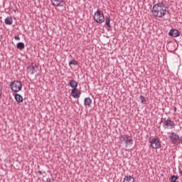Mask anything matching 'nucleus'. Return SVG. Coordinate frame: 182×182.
Returning <instances> with one entry per match:
<instances>
[{"instance_id": "obj_3", "label": "nucleus", "mask_w": 182, "mask_h": 182, "mask_svg": "<svg viewBox=\"0 0 182 182\" xmlns=\"http://www.w3.org/2000/svg\"><path fill=\"white\" fill-rule=\"evenodd\" d=\"M93 19L97 23H103L105 22V14L100 9H97L93 16Z\"/></svg>"}, {"instance_id": "obj_13", "label": "nucleus", "mask_w": 182, "mask_h": 182, "mask_svg": "<svg viewBox=\"0 0 182 182\" xmlns=\"http://www.w3.org/2000/svg\"><path fill=\"white\" fill-rule=\"evenodd\" d=\"M14 99L17 103H22V102H23V97L20 94H16L14 95Z\"/></svg>"}, {"instance_id": "obj_9", "label": "nucleus", "mask_w": 182, "mask_h": 182, "mask_svg": "<svg viewBox=\"0 0 182 182\" xmlns=\"http://www.w3.org/2000/svg\"><path fill=\"white\" fill-rule=\"evenodd\" d=\"M80 95H82V92L77 88H75L71 90V96H73L74 99H79V97H80Z\"/></svg>"}, {"instance_id": "obj_6", "label": "nucleus", "mask_w": 182, "mask_h": 182, "mask_svg": "<svg viewBox=\"0 0 182 182\" xmlns=\"http://www.w3.org/2000/svg\"><path fill=\"white\" fill-rule=\"evenodd\" d=\"M28 73L30 75H35L38 72L39 67L35 63H31V64L26 68Z\"/></svg>"}, {"instance_id": "obj_4", "label": "nucleus", "mask_w": 182, "mask_h": 182, "mask_svg": "<svg viewBox=\"0 0 182 182\" xmlns=\"http://www.w3.org/2000/svg\"><path fill=\"white\" fill-rule=\"evenodd\" d=\"M10 88L12 92L18 93V92H21L22 90V82L18 80H14L11 82Z\"/></svg>"}, {"instance_id": "obj_18", "label": "nucleus", "mask_w": 182, "mask_h": 182, "mask_svg": "<svg viewBox=\"0 0 182 182\" xmlns=\"http://www.w3.org/2000/svg\"><path fill=\"white\" fill-rule=\"evenodd\" d=\"M130 137V136L127 135V134H124L120 136V141H124V143L126 142V140H127V139H129Z\"/></svg>"}, {"instance_id": "obj_23", "label": "nucleus", "mask_w": 182, "mask_h": 182, "mask_svg": "<svg viewBox=\"0 0 182 182\" xmlns=\"http://www.w3.org/2000/svg\"><path fill=\"white\" fill-rule=\"evenodd\" d=\"M2 97V88H0V99Z\"/></svg>"}, {"instance_id": "obj_1", "label": "nucleus", "mask_w": 182, "mask_h": 182, "mask_svg": "<svg viewBox=\"0 0 182 182\" xmlns=\"http://www.w3.org/2000/svg\"><path fill=\"white\" fill-rule=\"evenodd\" d=\"M152 14L156 18H163V16H166V14H167V7L164 2L161 1V3L156 4L154 5L152 8Z\"/></svg>"}, {"instance_id": "obj_28", "label": "nucleus", "mask_w": 182, "mask_h": 182, "mask_svg": "<svg viewBox=\"0 0 182 182\" xmlns=\"http://www.w3.org/2000/svg\"><path fill=\"white\" fill-rule=\"evenodd\" d=\"M161 176H164V174H161Z\"/></svg>"}, {"instance_id": "obj_22", "label": "nucleus", "mask_w": 182, "mask_h": 182, "mask_svg": "<svg viewBox=\"0 0 182 182\" xmlns=\"http://www.w3.org/2000/svg\"><path fill=\"white\" fill-rule=\"evenodd\" d=\"M14 39H16V41H21V37H19V36H14Z\"/></svg>"}, {"instance_id": "obj_16", "label": "nucleus", "mask_w": 182, "mask_h": 182, "mask_svg": "<svg viewBox=\"0 0 182 182\" xmlns=\"http://www.w3.org/2000/svg\"><path fill=\"white\" fill-rule=\"evenodd\" d=\"M16 46L17 49H19L20 50L25 49V43H23V42L18 43Z\"/></svg>"}, {"instance_id": "obj_17", "label": "nucleus", "mask_w": 182, "mask_h": 182, "mask_svg": "<svg viewBox=\"0 0 182 182\" xmlns=\"http://www.w3.org/2000/svg\"><path fill=\"white\" fill-rule=\"evenodd\" d=\"M133 144V139H127V140H125V146L126 147H127L128 146H130Z\"/></svg>"}, {"instance_id": "obj_15", "label": "nucleus", "mask_w": 182, "mask_h": 182, "mask_svg": "<svg viewBox=\"0 0 182 182\" xmlns=\"http://www.w3.org/2000/svg\"><path fill=\"white\" fill-rule=\"evenodd\" d=\"M4 22L6 25H12V23H14V19L12 16H8L5 18Z\"/></svg>"}, {"instance_id": "obj_12", "label": "nucleus", "mask_w": 182, "mask_h": 182, "mask_svg": "<svg viewBox=\"0 0 182 182\" xmlns=\"http://www.w3.org/2000/svg\"><path fill=\"white\" fill-rule=\"evenodd\" d=\"M79 83L76 82L75 80H71L69 82V86L72 87V89H77Z\"/></svg>"}, {"instance_id": "obj_25", "label": "nucleus", "mask_w": 182, "mask_h": 182, "mask_svg": "<svg viewBox=\"0 0 182 182\" xmlns=\"http://www.w3.org/2000/svg\"><path fill=\"white\" fill-rule=\"evenodd\" d=\"M38 173L41 176H42V171H38Z\"/></svg>"}, {"instance_id": "obj_26", "label": "nucleus", "mask_w": 182, "mask_h": 182, "mask_svg": "<svg viewBox=\"0 0 182 182\" xmlns=\"http://www.w3.org/2000/svg\"><path fill=\"white\" fill-rule=\"evenodd\" d=\"M179 173L182 176V171H179Z\"/></svg>"}, {"instance_id": "obj_7", "label": "nucleus", "mask_w": 182, "mask_h": 182, "mask_svg": "<svg viewBox=\"0 0 182 182\" xmlns=\"http://www.w3.org/2000/svg\"><path fill=\"white\" fill-rule=\"evenodd\" d=\"M149 143L152 149H160L161 147V143H160V140L157 138L151 139Z\"/></svg>"}, {"instance_id": "obj_20", "label": "nucleus", "mask_w": 182, "mask_h": 182, "mask_svg": "<svg viewBox=\"0 0 182 182\" xmlns=\"http://www.w3.org/2000/svg\"><path fill=\"white\" fill-rule=\"evenodd\" d=\"M178 179V176H171V182H176V181H177V180Z\"/></svg>"}, {"instance_id": "obj_24", "label": "nucleus", "mask_w": 182, "mask_h": 182, "mask_svg": "<svg viewBox=\"0 0 182 182\" xmlns=\"http://www.w3.org/2000/svg\"><path fill=\"white\" fill-rule=\"evenodd\" d=\"M173 110H174V113H176V112H177V107H174Z\"/></svg>"}, {"instance_id": "obj_2", "label": "nucleus", "mask_w": 182, "mask_h": 182, "mask_svg": "<svg viewBox=\"0 0 182 182\" xmlns=\"http://www.w3.org/2000/svg\"><path fill=\"white\" fill-rule=\"evenodd\" d=\"M169 139L171 140V143L172 144H175L176 146H178V144H181L182 143V138L180 137V136L178 135L176 132H169Z\"/></svg>"}, {"instance_id": "obj_19", "label": "nucleus", "mask_w": 182, "mask_h": 182, "mask_svg": "<svg viewBox=\"0 0 182 182\" xmlns=\"http://www.w3.org/2000/svg\"><path fill=\"white\" fill-rule=\"evenodd\" d=\"M139 99H140L141 103H142V105H146V97H144V96L140 95Z\"/></svg>"}, {"instance_id": "obj_11", "label": "nucleus", "mask_w": 182, "mask_h": 182, "mask_svg": "<svg viewBox=\"0 0 182 182\" xmlns=\"http://www.w3.org/2000/svg\"><path fill=\"white\" fill-rule=\"evenodd\" d=\"M84 105L85 106V107H90V106H92V99H90V97H86L84 100Z\"/></svg>"}, {"instance_id": "obj_5", "label": "nucleus", "mask_w": 182, "mask_h": 182, "mask_svg": "<svg viewBox=\"0 0 182 182\" xmlns=\"http://www.w3.org/2000/svg\"><path fill=\"white\" fill-rule=\"evenodd\" d=\"M164 121H161V123H163L164 129H174V127H176L174 121L166 118H164Z\"/></svg>"}, {"instance_id": "obj_14", "label": "nucleus", "mask_w": 182, "mask_h": 182, "mask_svg": "<svg viewBox=\"0 0 182 182\" xmlns=\"http://www.w3.org/2000/svg\"><path fill=\"white\" fill-rule=\"evenodd\" d=\"M105 25H107V31H110V28H112V26H110V16H107L105 17Z\"/></svg>"}, {"instance_id": "obj_8", "label": "nucleus", "mask_w": 182, "mask_h": 182, "mask_svg": "<svg viewBox=\"0 0 182 182\" xmlns=\"http://www.w3.org/2000/svg\"><path fill=\"white\" fill-rule=\"evenodd\" d=\"M50 2L53 6H65L66 5L65 0H50Z\"/></svg>"}, {"instance_id": "obj_10", "label": "nucleus", "mask_w": 182, "mask_h": 182, "mask_svg": "<svg viewBox=\"0 0 182 182\" xmlns=\"http://www.w3.org/2000/svg\"><path fill=\"white\" fill-rule=\"evenodd\" d=\"M170 36H173V38H178V36H180V31L177 29H171L169 31Z\"/></svg>"}, {"instance_id": "obj_21", "label": "nucleus", "mask_w": 182, "mask_h": 182, "mask_svg": "<svg viewBox=\"0 0 182 182\" xmlns=\"http://www.w3.org/2000/svg\"><path fill=\"white\" fill-rule=\"evenodd\" d=\"M69 65H74L75 66L77 65V61H76L75 60H71L69 62Z\"/></svg>"}, {"instance_id": "obj_27", "label": "nucleus", "mask_w": 182, "mask_h": 182, "mask_svg": "<svg viewBox=\"0 0 182 182\" xmlns=\"http://www.w3.org/2000/svg\"><path fill=\"white\" fill-rule=\"evenodd\" d=\"M43 174H46V171H43Z\"/></svg>"}]
</instances>
